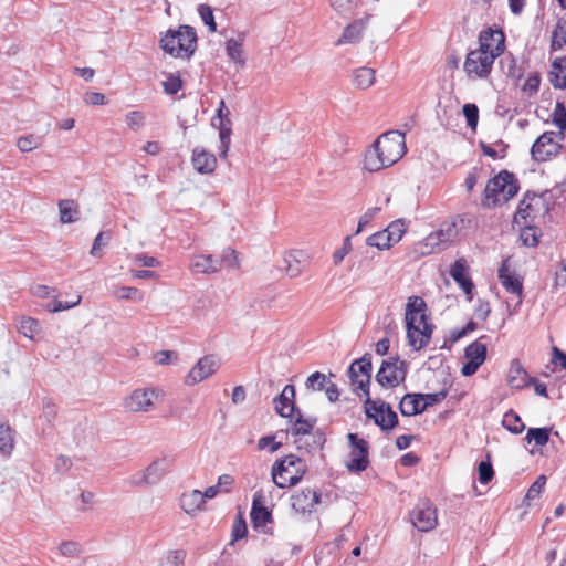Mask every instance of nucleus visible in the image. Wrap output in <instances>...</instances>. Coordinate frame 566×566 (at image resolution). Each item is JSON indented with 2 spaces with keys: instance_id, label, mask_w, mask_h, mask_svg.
<instances>
[{
  "instance_id": "a19ab883",
  "label": "nucleus",
  "mask_w": 566,
  "mask_h": 566,
  "mask_svg": "<svg viewBox=\"0 0 566 566\" xmlns=\"http://www.w3.org/2000/svg\"><path fill=\"white\" fill-rule=\"evenodd\" d=\"M43 144V137L40 135L30 134L18 138L17 146L23 153L32 151Z\"/></svg>"
},
{
  "instance_id": "393cba45",
  "label": "nucleus",
  "mask_w": 566,
  "mask_h": 566,
  "mask_svg": "<svg viewBox=\"0 0 566 566\" xmlns=\"http://www.w3.org/2000/svg\"><path fill=\"white\" fill-rule=\"evenodd\" d=\"M212 126L219 130L220 146H219V155L220 157H226L230 144H231V120L228 118H212Z\"/></svg>"
},
{
  "instance_id": "7c9ffc66",
  "label": "nucleus",
  "mask_w": 566,
  "mask_h": 566,
  "mask_svg": "<svg viewBox=\"0 0 566 566\" xmlns=\"http://www.w3.org/2000/svg\"><path fill=\"white\" fill-rule=\"evenodd\" d=\"M367 0H329L332 9L340 17L348 18L366 3Z\"/></svg>"
},
{
  "instance_id": "dca6fc26",
  "label": "nucleus",
  "mask_w": 566,
  "mask_h": 566,
  "mask_svg": "<svg viewBox=\"0 0 566 566\" xmlns=\"http://www.w3.org/2000/svg\"><path fill=\"white\" fill-rule=\"evenodd\" d=\"M548 211L545 198L542 195L526 193L520 202L516 217L521 219H535Z\"/></svg>"
},
{
  "instance_id": "4c0bfd02",
  "label": "nucleus",
  "mask_w": 566,
  "mask_h": 566,
  "mask_svg": "<svg viewBox=\"0 0 566 566\" xmlns=\"http://www.w3.org/2000/svg\"><path fill=\"white\" fill-rule=\"evenodd\" d=\"M434 233L447 248L458 235L457 224L454 221H446L437 231H434Z\"/></svg>"
},
{
  "instance_id": "423d86ee",
  "label": "nucleus",
  "mask_w": 566,
  "mask_h": 566,
  "mask_svg": "<svg viewBox=\"0 0 566 566\" xmlns=\"http://www.w3.org/2000/svg\"><path fill=\"white\" fill-rule=\"evenodd\" d=\"M158 397L159 390L156 388H136L124 398L123 405L129 412L146 413L155 409Z\"/></svg>"
},
{
  "instance_id": "c85d7f7f",
  "label": "nucleus",
  "mask_w": 566,
  "mask_h": 566,
  "mask_svg": "<svg viewBox=\"0 0 566 566\" xmlns=\"http://www.w3.org/2000/svg\"><path fill=\"white\" fill-rule=\"evenodd\" d=\"M399 409L402 416H415L424 411L421 394H407L400 401Z\"/></svg>"
},
{
  "instance_id": "680f3d73",
  "label": "nucleus",
  "mask_w": 566,
  "mask_h": 566,
  "mask_svg": "<svg viewBox=\"0 0 566 566\" xmlns=\"http://www.w3.org/2000/svg\"><path fill=\"white\" fill-rule=\"evenodd\" d=\"M281 446H282L281 442L275 441L274 436H265V437H262L258 441L259 450L268 449L271 453H274L275 451H277L281 448Z\"/></svg>"
},
{
  "instance_id": "4be33fe9",
  "label": "nucleus",
  "mask_w": 566,
  "mask_h": 566,
  "mask_svg": "<svg viewBox=\"0 0 566 566\" xmlns=\"http://www.w3.org/2000/svg\"><path fill=\"white\" fill-rule=\"evenodd\" d=\"M172 465V459L168 457L155 459L144 471L146 473L145 481L149 485L158 484L169 472Z\"/></svg>"
},
{
  "instance_id": "052dcab7",
  "label": "nucleus",
  "mask_w": 566,
  "mask_h": 566,
  "mask_svg": "<svg viewBox=\"0 0 566 566\" xmlns=\"http://www.w3.org/2000/svg\"><path fill=\"white\" fill-rule=\"evenodd\" d=\"M111 239V235L105 232H99L96 238L94 239L92 249L90 251V254L95 258H101L102 253L99 252L102 247L106 245Z\"/></svg>"
},
{
  "instance_id": "412c9836",
  "label": "nucleus",
  "mask_w": 566,
  "mask_h": 566,
  "mask_svg": "<svg viewBox=\"0 0 566 566\" xmlns=\"http://www.w3.org/2000/svg\"><path fill=\"white\" fill-rule=\"evenodd\" d=\"M468 272L469 269L467 265V261L463 258L458 259L450 269L451 277L459 284V286L468 295V300L471 301L474 285L471 279L468 276Z\"/></svg>"
},
{
  "instance_id": "09e8293b",
  "label": "nucleus",
  "mask_w": 566,
  "mask_h": 566,
  "mask_svg": "<svg viewBox=\"0 0 566 566\" xmlns=\"http://www.w3.org/2000/svg\"><path fill=\"white\" fill-rule=\"evenodd\" d=\"M553 123L559 129V139H564V129H566V109L562 103H557L553 113Z\"/></svg>"
},
{
  "instance_id": "bf43d9fd",
  "label": "nucleus",
  "mask_w": 566,
  "mask_h": 566,
  "mask_svg": "<svg viewBox=\"0 0 566 566\" xmlns=\"http://www.w3.org/2000/svg\"><path fill=\"white\" fill-rule=\"evenodd\" d=\"M479 480L481 483H489L494 476V470L490 461H482L478 467Z\"/></svg>"
},
{
  "instance_id": "a18cd8bd",
  "label": "nucleus",
  "mask_w": 566,
  "mask_h": 566,
  "mask_svg": "<svg viewBox=\"0 0 566 566\" xmlns=\"http://www.w3.org/2000/svg\"><path fill=\"white\" fill-rule=\"evenodd\" d=\"M566 45V19H560L552 35V49L560 50Z\"/></svg>"
},
{
  "instance_id": "6e6d98bb",
  "label": "nucleus",
  "mask_w": 566,
  "mask_h": 566,
  "mask_svg": "<svg viewBox=\"0 0 566 566\" xmlns=\"http://www.w3.org/2000/svg\"><path fill=\"white\" fill-rule=\"evenodd\" d=\"M219 261L221 262V268L222 266H226L229 269H238L239 268L237 252L231 248H227L223 250L221 259Z\"/></svg>"
},
{
  "instance_id": "5701e85b",
  "label": "nucleus",
  "mask_w": 566,
  "mask_h": 566,
  "mask_svg": "<svg viewBox=\"0 0 566 566\" xmlns=\"http://www.w3.org/2000/svg\"><path fill=\"white\" fill-rule=\"evenodd\" d=\"M295 388L293 385H286L282 392L274 399L276 412L284 418L293 417L295 412Z\"/></svg>"
},
{
  "instance_id": "72a5a7b5",
  "label": "nucleus",
  "mask_w": 566,
  "mask_h": 566,
  "mask_svg": "<svg viewBox=\"0 0 566 566\" xmlns=\"http://www.w3.org/2000/svg\"><path fill=\"white\" fill-rule=\"evenodd\" d=\"M376 72L370 67H359L353 72V83L359 90H367L375 83Z\"/></svg>"
},
{
  "instance_id": "4468645a",
  "label": "nucleus",
  "mask_w": 566,
  "mask_h": 566,
  "mask_svg": "<svg viewBox=\"0 0 566 566\" xmlns=\"http://www.w3.org/2000/svg\"><path fill=\"white\" fill-rule=\"evenodd\" d=\"M554 132H545L533 144L531 154L536 161H546L558 155L562 145L555 140Z\"/></svg>"
},
{
  "instance_id": "aec40b11",
  "label": "nucleus",
  "mask_w": 566,
  "mask_h": 566,
  "mask_svg": "<svg viewBox=\"0 0 566 566\" xmlns=\"http://www.w3.org/2000/svg\"><path fill=\"white\" fill-rule=\"evenodd\" d=\"M507 263L509 261L505 260L499 269V279L506 292L516 295V305H520L522 303L523 284L518 276L510 272Z\"/></svg>"
},
{
  "instance_id": "de8ad7c7",
  "label": "nucleus",
  "mask_w": 566,
  "mask_h": 566,
  "mask_svg": "<svg viewBox=\"0 0 566 566\" xmlns=\"http://www.w3.org/2000/svg\"><path fill=\"white\" fill-rule=\"evenodd\" d=\"M13 448L12 432L9 426L0 424V452L10 454Z\"/></svg>"
},
{
  "instance_id": "e2e57ef3",
  "label": "nucleus",
  "mask_w": 566,
  "mask_h": 566,
  "mask_svg": "<svg viewBox=\"0 0 566 566\" xmlns=\"http://www.w3.org/2000/svg\"><path fill=\"white\" fill-rule=\"evenodd\" d=\"M352 239L350 237H346L343 242V245L339 249H337L333 254L334 263L336 265L339 264L345 259V256L352 251Z\"/></svg>"
},
{
  "instance_id": "2eb2a0df",
  "label": "nucleus",
  "mask_w": 566,
  "mask_h": 566,
  "mask_svg": "<svg viewBox=\"0 0 566 566\" xmlns=\"http://www.w3.org/2000/svg\"><path fill=\"white\" fill-rule=\"evenodd\" d=\"M321 502V492L318 489L305 488L296 491L291 496V506L296 514H311Z\"/></svg>"
},
{
  "instance_id": "ddd939ff",
  "label": "nucleus",
  "mask_w": 566,
  "mask_h": 566,
  "mask_svg": "<svg viewBox=\"0 0 566 566\" xmlns=\"http://www.w3.org/2000/svg\"><path fill=\"white\" fill-rule=\"evenodd\" d=\"M412 525L421 532H429L437 526V510L428 500H421L410 513Z\"/></svg>"
},
{
  "instance_id": "0e129e2a",
  "label": "nucleus",
  "mask_w": 566,
  "mask_h": 566,
  "mask_svg": "<svg viewBox=\"0 0 566 566\" xmlns=\"http://www.w3.org/2000/svg\"><path fill=\"white\" fill-rule=\"evenodd\" d=\"M539 83H541L539 75L537 73L531 74L526 78L524 85L522 86V90L524 93H526L527 95L531 96L538 91Z\"/></svg>"
},
{
  "instance_id": "bb28decb",
  "label": "nucleus",
  "mask_w": 566,
  "mask_h": 566,
  "mask_svg": "<svg viewBox=\"0 0 566 566\" xmlns=\"http://www.w3.org/2000/svg\"><path fill=\"white\" fill-rule=\"evenodd\" d=\"M244 33H240L238 38H231L226 41V53L231 62L239 67L245 65V56L243 52Z\"/></svg>"
},
{
  "instance_id": "c9c22d12",
  "label": "nucleus",
  "mask_w": 566,
  "mask_h": 566,
  "mask_svg": "<svg viewBox=\"0 0 566 566\" xmlns=\"http://www.w3.org/2000/svg\"><path fill=\"white\" fill-rule=\"evenodd\" d=\"M446 247L438 239L434 232L428 234L422 241L416 244V251L421 255H429L437 251L444 250Z\"/></svg>"
},
{
  "instance_id": "f704fd0d",
  "label": "nucleus",
  "mask_w": 566,
  "mask_h": 566,
  "mask_svg": "<svg viewBox=\"0 0 566 566\" xmlns=\"http://www.w3.org/2000/svg\"><path fill=\"white\" fill-rule=\"evenodd\" d=\"M60 220L62 223H72L78 220L80 210L75 201L63 199L59 201Z\"/></svg>"
},
{
  "instance_id": "e433bc0d",
  "label": "nucleus",
  "mask_w": 566,
  "mask_h": 566,
  "mask_svg": "<svg viewBox=\"0 0 566 566\" xmlns=\"http://www.w3.org/2000/svg\"><path fill=\"white\" fill-rule=\"evenodd\" d=\"M294 413H296V415H295V420L293 421L292 429H291L292 433L296 434V436L310 433L316 423V419L315 418H303L300 410H295Z\"/></svg>"
},
{
  "instance_id": "b1692460",
  "label": "nucleus",
  "mask_w": 566,
  "mask_h": 566,
  "mask_svg": "<svg viewBox=\"0 0 566 566\" xmlns=\"http://www.w3.org/2000/svg\"><path fill=\"white\" fill-rule=\"evenodd\" d=\"M191 161H192L193 168L199 174H211L214 171V169L217 167L216 156L202 147H196L192 150Z\"/></svg>"
},
{
  "instance_id": "2f4dec72",
  "label": "nucleus",
  "mask_w": 566,
  "mask_h": 566,
  "mask_svg": "<svg viewBox=\"0 0 566 566\" xmlns=\"http://www.w3.org/2000/svg\"><path fill=\"white\" fill-rule=\"evenodd\" d=\"M251 520L254 528L256 530L265 528L268 524L272 523L271 512L266 507L260 505L256 497L253 499Z\"/></svg>"
},
{
  "instance_id": "69168bd1",
  "label": "nucleus",
  "mask_w": 566,
  "mask_h": 566,
  "mask_svg": "<svg viewBox=\"0 0 566 566\" xmlns=\"http://www.w3.org/2000/svg\"><path fill=\"white\" fill-rule=\"evenodd\" d=\"M59 551L63 556L75 557L80 554V545L75 542H63L59 546Z\"/></svg>"
},
{
  "instance_id": "4d7b16f0",
  "label": "nucleus",
  "mask_w": 566,
  "mask_h": 566,
  "mask_svg": "<svg viewBox=\"0 0 566 566\" xmlns=\"http://www.w3.org/2000/svg\"><path fill=\"white\" fill-rule=\"evenodd\" d=\"M463 115L470 128L475 129L479 120V109L475 104H465L463 106Z\"/></svg>"
},
{
  "instance_id": "338daca9",
  "label": "nucleus",
  "mask_w": 566,
  "mask_h": 566,
  "mask_svg": "<svg viewBox=\"0 0 566 566\" xmlns=\"http://www.w3.org/2000/svg\"><path fill=\"white\" fill-rule=\"evenodd\" d=\"M116 295L118 298L122 300H132V298H138L142 300L143 295L142 293L133 286H122L117 290Z\"/></svg>"
},
{
  "instance_id": "13d9d810",
  "label": "nucleus",
  "mask_w": 566,
  "mask_h": 566,
  "mask_svg": "<svg viewBox=\"0 0 566 566\" xmlns=\"http://www.w3.org/2000/svg\"><path fill=\"white\" fill-rule=\"evenodd\" d=\"M182 82L178 75L169 74L163 82V87L166 94L174 95L181 88Z\"/></svg>"
},
{
  "instance_id": "7ed1b4c3",
  "label": "nucleus",
  "mask_w": 566,
  "mask_h": 566,
  "mask_svg": "<svg viewBox=\"0 0 566 566\" xmlns=\"http://www.w3.org/2000/svg\"><path fill=\"white\" fill-rule=\"evenodd\" d=\"M161 50L172 57L189 60L197 49V33L190 25L169 29L159 41Z\"/></svg>"
},
{
  "instance_id": "864d4df0",
  "label": "nucleus",
  "mask_w": 566,
  "mask_h": 566,
  "mask_svg": "<svg viewBox=\"0 0 566 566\" xmlns=\"http://www.w3.org/2000/svg\"><path fill=\"white\" fill-rule=\"evenodd\" d=\"M198 13L203 21V23L208 27L210 32L217 31V24L214 22L213 11L212 8L208 4H200L198 7Z\"/></svg>"
},
{
  "instance_id": "c03bdc74",
  "label": "nucleus",
  "mask_w": 566,
  "mask_h": 566,
  "mask_svg": "<svg viewBox=\"0 0 566 566\" xmlns=\"http://www.w3.org/2000/svg\"><path fill=\"white\" fill-rule=\"evenodd\" d=\"M19 331L23 336L33 339L40 332V324L32 317H22L19 322Z\"/></svg>"
},
{
  "instance_id": "cd10ccee",
  "label": "nucleus",
  "mask_w": 566,
  "mask_h": 566,
  "mask_svg": "<svg viewBox=\"0 0 566 566\" xmlns=\"http://www.w3.org/2000/svg\"><path fill=\"white\" fill-rule=\"evenodd\" d=\"M190 268L196 273L211 274L220 271L221 262L212 255L197 254L192 258Z\"/></svg>"
},
{
  "instance_id": "f03ea898",
  "label": "nucleus",
  "mask_w": 566,
  "mask_h": 566,
  "mask_svg": "<svg viewBox=\"0 0 566 566\" xmlns=\"http://www.w3.org/2000/svg\"><path fill=\"white\" fill-rule=\"evenodd\" d=\"M427 304L420 296L409 297L406 305V329L409 346L413 350L426 347L432 336L433 325L427 316Z\"/></svg>"
},
{
  "instance_id": "c756f323",
  "label": "nucleus",
  "mask_w": 566,
  "mask_h": 566,
  "mask_svg": "<svg viewBox=\"0 0 566 566\" xmlns=\"http://www.w3.org/2000/svg\"><path fill=\"white\" fill-rule=\"evenodd\" d=\"M205 505L203 496L199 490L184 493L180 497L181 509L189 515L196 514Z\"/></svg>"
},
{
  "instance_id": "8fccbe9b",
  "label": "nucleus",
  "mask_w": 566,
  "mask_h": 566,
  "mask_svg": "<svg viewBox=\"0 0 566 566\" xmlns=\"http://www.w3.org/2000/svg\"><path fill=\"white\" fill-rule=\"evenodd\" d=\"M81 300L82 297L78 294L73 296V302H62L57 298H54L51 303L46 305V310L51 313L70 310L78 305L81 303Z\"/></svg>"
},
{
  "instance_id": "1a4fd4ad",
  "label": "nucleus",
  "mask_w": 566,
  "mask_h": 566,
  "mask_svg": "<svg viewBox=\"0 0 566 566\" xmlns=\"http://www.w3.org/2000/svg\"><path fill=\"white\" fill-rule=\"evenodd\" d=\"M407 375V363L399 358H390L384 360L380 369L376 375V380L386 387H397L405 381Z\"/></svg>"
},
{
  "instance_id": "603ef678",
  "label": "nucleus",
  "mask_w": 566,
  "mask_h": 566,
  "mask_svg": "<svg viewBox=\"0 0 566 566\" xmlns=\"http://www.w3.org/2000/svg\"><path fill=\"white\" fill-rule=\"evenodd\" d=\"M541 232L536 227H525L521 232V240L526 247H536Z\"/></svg>"
},
{
  "instance_id": "49530a36",
  "label": "nucleus",
  "mask_w": 566,
  "mask_h": 566,
  "mask_svg": "<svg viewBox=\"0 0 566 566\" xmlns=\"http://www.w3.org/2000/svg\"><path fill=\"white\" fill-rule=\"evenodd\" d=\"M546 485V476L539 475L537 479L533 482V484L528 488L527 493L525 495V502L527 505H531V503L537 499H539L542 492L544 491Z\"/></svg>"
},
{
  "instance_id": "9b49d317",
  "label": "nucleus",
  "mask_w": 566,
  "mask_h": 566,
  "mask_svg": "<svg viewBox=\"0 0 566 566\" xmlns=\"http://www.w3.org/2000/svg\"><path fill=\"white\" fill-rule=\"evenodd\" d=\"M347 439L350 451L346 461V468L352 472L365 471L369 464L368 442L358 438L356 433H348Z\"/></svg>"
},
{
  "instance_id": "f257e3e1",
  "label": "nucleus",
  "mask_w": 566,
  "mask_h": 566,
  "mask_svg": "<svg viewBox=\"0 0 566 566\" xmlns=\"http://www.w3.org/2000/svg\"><path fill=\"white\" fill-rule=\"evenodd\" d=\"M405 153V135L400 132H387L366 151L364 167L368 171H378L397 163Z\"/></svg>"
},
{
  "instance_id": "a878e982",
  "label": "nucleus",
  "mask_w": 566,
  "mask_h": 566,
  "mask_svg": "<svg viewBox=\"0 0 566 566\" xmlns=\"http://www.w3.org/2000/svg\"><path fill=\"white\" fill-rule=\"evenodd\" d=\"M531 377L523 368L520 360H512L507 374V385L513 389H523L530 385Z\"/></svg>"
},
{
  "instance_id": "6e6552de",
  "label": "nucleus",
  "mask_w": 566,
  "mask_h": 566,
  "mask_svg": "<svg viewBox=\"0 0 566 566\" xmlns=\"http://www.w3.org/2000/svg\"><path fill=\"white\" fill-rule=\"evenodd\" d=\"M365 411L368 418H371L382 430H391L398 423L397 413L388 403L382 401H373L370 397L365 399Z\"/></svg>"
},
{
  "instance_id": "a211bd4d",
  "label": "nucleus",
  "mask_w": 566,
  "mask_h": 566,
  "mask_svg": "<svg viewBox=\"0 0 566 566\" xmlns=\"http://www.w3.org/2000/svg\"><path fill=\"white\" fill-rule=\"evenodd\" d=\"M464 357L468 360L461 368V374L465 377L476 373L479 367L486 358V346L480 342H473L464 350Z\"/></svg>"
},
{
  "instance_id": "f3484780",
  "label": "nucleus",
  "mask_w": 566,
  "mask_h": 566,
  "mask_svg": "<svg viewBox=\"0 0 566 566\" xmlns=\"http://www.w3.org/2000/svg\"><path fill=\"white\" fill-rule=\"evenodd\" d=\"M478 50L484 51L486 54L491 53L494 59L500 56L505 50V36L501 30L488 29L479 35Z\"/></svg>"
},
{
  "instance_id": "774afa93",
  "label": "nucleus",
  "mask_w": 566,
  "mask_h": 566,
  "mask_svg": "<svg viewBox=\"0 0 566 566\" xmlns=\"http://www.w3.org/2000/svg\"><path fill=\"white\" fill-rule=\"evenodd\" d=\"M154 359L158 365H169L177 360V354L171 350H160L154 355Z\"/></svg>"
},
{
  "instance_id": "3c124183",
  "label": "nucleus",
  "mask_w": 566,
  "mask_h": 566,
  "mask_svg": "<svg viewBox=\"0 0 566 566\" xmlns=\"http://www.w3.org/2000/svg\"><path fill=\"white\" fill-rule=\"evenodd\" d=\"M329 380L319 371L311 374L305 382L308 390H323Z\"/></svg>"
},
{
  "instance_id": "5fc2aeb1",
  "label": "nucleus",
  "mask_w": 566,
  "mask_h": 566,
  "mask_svg": "<svg viewBox=\"0 0 566 566\" xmlns=\"http://www.w3.org/2000/svg\"><path fill=\"white\" fill-rule=\"evenodd\" d=\"M125 122L130 129L138 130L145 125V115L139 111H132L126 114Z\"/></svg>"
},
{
  "instance_id": "58836bf2",
  "label": "nucleus",
  "mask_w": 566,
  "mask_h": 566,
  "mask_svg": "<svg viewBox=\"0 0 566 566\" xmlns=\"http://www.w3.org/2000/svg\"><path fill=\"white\" fill-rule=\"evenodd\" d=\"M502 424L514 434L522 433L525 429V424L522 422L520 416L513 410L507 411L503 416Z\"/></svg>"
},
{
  "instance_id": "473e14b6",
  "label": "nucleus",
  "mask_w": 566,
  "mask_h": 566,
  "mask_svg": "<svg viewBox=\"0 0 566 566\" xmlns=\"http://www.w3.org/2000/svg\"><path fill=\"white\" fill-rule=\"evenodd\" d=\"M549 81L555 88L566 87V59H556L549 73Z\"/></svg>"
},
{
  "instance_id": "20e7f679",
  "label": "nucleus",
  "mask_w": 566,
  "mask_h": 566,
  "mask_svg": "<svg viewBox=\"0 0 566 566\" xmlns=\"http://www.w3.org/2000/svg\"><path fill=\"white\" fill-rule=\"evenodd\" d=\"M518 189L516 177L503 170L486 184L483 202L486 207L503 205L513 198Z\"/></svg>"
},
{
  "instance_id": "37998d69",
  "label": "nucleus",
  "mask_w": 566,
  "mask_h": 566,
  "mask_svg": "<svg viewBox=\"0 0 566 566\" xmlns=\"http://www.w3.org/2000/svg\"><path fill=\"white\" fill-rule=\"evenodd\" d=\"M549 433V428H530L525 440L527 442L534 441L536 446L543 447L548 442Z\"/></svg>"
},
{
  "instance_id": "6ab92c4d",
  "label": "nucleus",
  "mask_w": 566,
  "mask_h": 566,
  "mask_svg": "<svg viewBox=\"0 0 566 566\" xmlns=\"http://www.w3.org/2000/svg\"><path fill=\"white\" fill-rule=\"evenodd\" d=\"M370 18V15H366L364 18L356 19L352 23H349L344 29L339 39L336 41V45L358 43L361 40L363 34L368 27Z\"/></svg>"
},
{
  "instance_id": "39448f33",
  "label": "nucleus",
  "mask_w": 566,
  "mask_h": 566,
  "mask_svg": "<svg viewBox=\"0 0 566 566\" xmlns=\"http://www.w3.org/2000/svg\"><path fill=\"white\" fill-rule=\"evenodd\" d=\"M305 473V465L301 458L289 454L272 467L273 482L280 488L285 489L298 483Z\"/></svg>"
},
{
  "instance_id": "79ce46f5",
  "label": "nucleus",
  "mask_w": 566,
  "mask_h": 566,
  "mask_svg": "<svg viewBox=\"0 0 566 566\" xmlns=\"http://www.w3.org/2000/svg\"><path fill=\"white\" fill-rule=\"evenodd\" d=\"M366 244L377 248L378 250H388L391 245H394L390 237H388L385 230L369 235L366 240Z\"/></svg>"
},
{
  "instance_id": "f8f14e48",
  "label": "nucleus",
  "mask_w": 566,
  "mask_h": 566,
  "mask_svg": "<svg viewBox=\"0 0 566 566\" xmlns=\"http://www.w3.org/2000/svg\"><path fill=\"white\" fill-rule=\"evenodd\" d=\"M220 366L221 361L218 356L206 355L186 375L185 384L187 386H195L214 375Z\"/></svg>"
},
{
  "instance_id": "ea45409f",
  "label": "nucleus",
  "mask_w": 566,
  "mask_h": 566,
  "mask_svg": "<svg viewBox=\"0 0 566 566\" xmlns=\"http://www.w3.org/2000/svg\"><path fill=\"white\" fill-rule=\"evenodd\" d=\"M394 244L398 243L407 231V223L403 219H397L384 229Z\"/></svg>"
},
{
  "instance_id": "0eeeda50",
  "label": "nucleus",
  "mask_w": 566,
  "mask_h": 566,
  "mask_svg": "<svg viewBox=\"0 0 566 566\" xmlns=\"http://www.w3.org/2000/svg\"><path fill=\"white\" fill-rule=\"evenodd\" d=\"M353 391L359 395V390L369 397V384L371 378V359L369 356L353 361L348 369Z\"/></svg>"
},
{
  "instance_id": "9d476101",
  "label": "nucleus",
  "mask_w": 566,
  "mask_h": 566,
  "mask_svg": "<svg viewBox=\"0 0 566 566\" xmlns=\"http://www.w3.org/2000/svg\"><path fill=\"white\" fill-rule=\"evenodd\" d=\"M494 55L482 50H472L467 55L463 69L469 77L484 78L492 70Z\"/></svg>"
}]
</instances>
